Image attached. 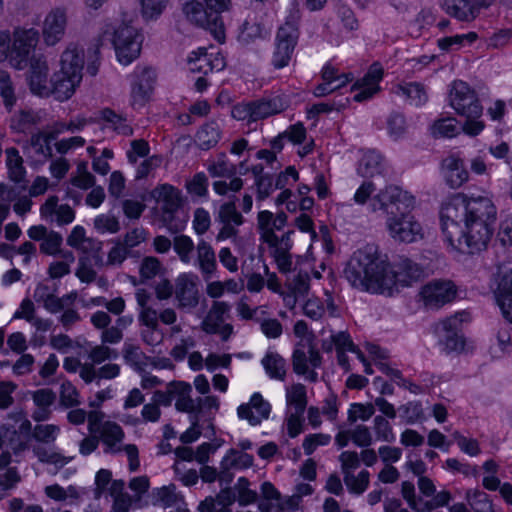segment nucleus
<instances>
[{"instance_id":"423d86ee","label":"nucleus","mask_w":512,"mask_h":512,"mask_svg":"<svg viewBox=\"0 0 512 512\" xmlns=\"http://www.w3.org/2000/svg\"><path fill=\"white\" fill-rule=\"evenodd\" d=\"M105 34L112 36L111 40L119 63L129 65L139 57L143 36L135 26L121 22L107 26Z\"/></svg>"},{"instance_id":"5fc2aeb1","label":"nucleus","mask_w":512,"mask_h":512,"mask_svg":"<svg viewBox=\"0 0 512 512\" xmlns=\"http://www.w3.org/2000/svg\"><path fill=\"white\" fill-rule=\"evenodd\" d=\"M62 260L54 261L50 264L48 273L51 278H61L70 272V267L75 261V257L70 251L61 252Z\"/></svg>"},{"instance_id":"473e14b6","label":"nucleus","mask_w":512,"mask_h":512,"mask_svg":"<svg viewBox=\"0 0 512 512\" xmlns=\"http://www.w3.org/2000/svg\"><path fill=\"white\" fill-rule=\"evenodd\" d=\"M170 392L177 411L184 413L196 412L197 404L191 397L192 387L189 383L184 381L170 382Z\"/></svg>"},{"instance_id":"20e7f679","label":"nucleus","mask_w":512,"mask_h":512,"mask_svg":"<svg viewBox=\"0 0 512 512\" xmlns=\"http://www.w3.org/2000/svg\"><path fill=\"white\" fill-rule=\"evenodd\" d=\"M40 33L34 27L18 26L12 32L0 31V63L7 61L16 70H24L35 54Z\"/></svg>"},{"instance_id":"79ce46f5","label":"nucleus","mask_w":512,"mask_h":512,"mask_svg":"<svg viewBox=\"0 0 512 512\" xmlns=\"http://www.w3.org/2000/svg\"><path fill=\"white\" fill-rule=\"evenodd\" d=\"M221 138V130L217 123L209 122L204 124L197 132L195 141L204 150L215 146Z\"/></svg>"},{"instance_id":"7c9ffc66","label":"nucleus","mask_w":512,"mask_h":512,"mask_svg":"<svg viewBox=\"0 0 512 512\" xmlns=\"http://www.w3.org/2000/svg\"><path fill=\"white\" fill-rule=\"evenodd\" d=\"M462 319L456 315L444 320L441 323V330L445 332L442 336V343L444 348L449 351H462L465 346V341L462 335L458 333Z\"/></svg>"},{"instance_id":"72a5a7b5","label":"nucleus","mask_w":512,"mask_h":512,"mask_svg":"<svg viewBox=\"0 0 512 512\" xmlns=\"http://www.w3.org/2000/svg\"><path fill=\"white\" fill-rule=\"evenodd\" d=\"M151 197L159 204L166 212L175 211L181 204L180 191L170 184H160L155 187L151 192Z\"/></svg>"},{"instance_id":"9d476101","label":"nucleus","mask_w":512,"mask_h":512,"mask_svg":"<svg viewBox=\"0 0 512 512\" xmlns=\"http://www.w3.org/2000/svg\"><path fill=\"white\" fill-rule=\"evenodd\" d=\"M258 509L260 512H297L300 509V497L284 496L271 482L266 481L260 487Z\"/></svg>"},{"instance_id":"052dcab7","label":"nucleus","mask_w":512,"mask_h":512,"mask_svg":"<svg viewBox=\"0 0 512 512\" xmlns=\"http://www.w3.org/2000/svg\"><path fill=\"white\" fill-rule=\"evenodd\" d=\"M94 228L101 234H115L120 230V224L114 215L100 214L94 219Z\"/></svg>"},{"instance_id":"a211bd4d","label":"nucleus","mask_w":512,"mask_h":512,"mask_svg":"<svg viewBox=\"0 0 512 512\" xmlns=\"http://www.w3.org/2000/svg\"><path fill=\"white\" fill-rule=\"evenodd\" d=\"M494 282L496 302L503 316L512 323V266H500Z\"/></svg>"},{"instance_id":"393cba45","label":"nucleus","mask_w":512,"mask_h":512,"mask_svg":"<svg viewBox=\"0 0 512 512\" xmlns=\"http://www.w3.org/2000/svg\"><path fill=\"white\" fill-rule=\"evenodd\" d=\"M84 65V49L77 44L70 43L60 55L57 71L82 80Z\"/></svg>"},{"instance_id":"49530a36","label":"nucleus","mask_w":512,"mask_h":512,"mask_svg":"<svg viewBox=\"0 0 512 512\" xmlns=\"http://www.w3.org/2000/svg\"><path fill=\"white\" fill-rule=\"evenodd\" d=\"M465 499L474 512H494L490 496L477 488L468 489L465 493Z\"/></svg>"},{"instance_id":"f704fd0d","label":"nucleus","mask_w":512,"mask_h":512,"mask_svg":"<svg viewBox=\"0 0 512 512\" xmlns=\"http://www.w3.org/2000/svg\"><path fill=\"white\" fill-rule=\"evenodd\" d=\"M67 244L84 254L99 253L102 249V243L98 240L86 236V231L82 226H75L67 237Z\"/></svg>"},{"instance_id":"864d4df0","label":"nucleus","mask_w":512,"mask_h":512,"mask_svg":"<svg viewBox=\"0 0 512 512\" xmlns=\"http://www.w3.org/2000/svg\"><path fill=\"white\" fill-rule=\"evenodd\" d=\"M173 247L181 262L184 264L191 263L192 253L195 246L193 240L189 236H176L173 241Z\"/></svg>"},{"instance_id":"412c9836","label":"nucleus","mask_w":512,"mask_h":512,"mask_svg":"<svg viewBox=\"0 0 512 512\" xmlns=\"http://www.w3.org/2000/svg\"><path fill=\"white\" fill-rule=\"evenodd\" d=\"M321 365V356L314 346L305 348L297 347L293 353V370L296 374L302 375L306 380L315 382L317 372L315 371Z\"/></svg>"},{"instance_id":"e433bc0d","label":"nucleus","mask_w":512,"mask_h":512,"mask_svg":"<svg viewBox=\"0 0 512 512\" xmlns=\"http://www.w3.org/2000/svg\"><path fill=\"white\" fill-rule=\"evenodd\" d=\"M197 264L205 276L212 275L217 267L216 256L212 246L205 240H199L196 246Z\"/></svg>"},{"instance_id":"13d9d810","label":"nucleus","mask_w":512,"mask_h":512,"mask_svg":"<svg viewBox=\"0 0 512 512\" xmlns=\"http://www.w3.org/2000/svg\"><path fill=\"white\" fill-rule=\"evenodd\" d=\"M217 220L220 223H233L236 226H241L244 223V218L237 211L234 202H225L220 206Z\"/></svg>"},{"instance_id":"aec40b11","label":"nucleus","mask_w":512,"mask_h":512,"mask_svg":"<svg viewBox=\"0 0 512 512\" xmlns=\"http://www.w3.org/2000/svg\"><path fill=\"white\" fill-rule=\"evenodd\" d=\"M229 310L228 303L215 301L202 321V330L208 334H218L222 340H227L233 333L232 325L224 323L225 315L228 314Z\"/></svg>"},{"instance_id":"2f4dec72","label":"nucleus","mask_w":512,"mask_h":512,"mask_svg":"<svg viewBox=\"0 0 512 512\" xmlns=\"http://www.w3.org/2000/svg\"><path fill=\"white\" fill-rule=\"evenodd\" d=\"M100 439L105 446L106 453H119L122 451V441L124 439V431L121 426L112 421L102 423L99 430Z\"/></svg>"},{"instance_id":"338daca9","label":"nucleus","mask_w":512,"mask_h":512,"mask_svg":"<svg viewBox=\"0 0 512 512\" xmlns=\"http://www.w3.org/2000/svg\"><path fill=\"white\" fill-rule=\"evenodd\" d=\"M212 177H232L236 173V168L223 155L217 161L210 163L207 167Z\"/></svg>"},{"instance_id":"bf43d9fd","label":"nucleus","mask_w":512,"mask_h":512,"mask_svg":"<svg viewBox=\"0 0 512 512\" xmlns=\"http://www.w3.org/2000/svg\"><path fill=\"white\" fill-rule=\"evenodd\" d=\"M236 499L241 506H246L256 502L258 495L255 490L250 488V483L246 478H239L235 484Z\"/></svg>"},{"instance_id":"2eb2a0df","label":"nucleus","mask_w":512,"mask_h":512,"mask_svg":"<svg viewBox=\"0 0 512 512\" xmlns=\"http://www.w3.org/2000/svg\"><path fill=\"white\" fill-rule=\"evenodd\" d=\"M415 197L397 185H387L372 198V210L389 212L390 208H413Z\"/></svg>"},{"instance_id":"c03bdc74","label":"nucleus","mask_w":512,"mask_h":512,"mask_svg":"<svg viewBox=\"0 0 512 512\" xmlns=\"http://www.w3.org/2000/svg\"><path fill=\"white\" fill-rule=\"evenodd\" d=\"M478 39L476 32L466 34H457L449 37H443L437 40L438 47L444 52L459 50L466 45L473 44Z\"/></svg>"},{"instance_id":"c756f323","label":"nucleus","mask_w":512,"mask_h":512,"mask_svg":"<svg viewBox=\"0 0 512 512\" xmlns=\"http://www.w3.org/2000/svg\"><path fill=\"white\" fill-rule=\"evenodd\" d=\"M282 138H285L294 146H298V155L305 157L314 149V139L307 135L306 128L300 122L290 125L282 132Z\"/></svg>"},{"instance_id":"4c0bfd02","label":"nucleus","mask_w":512,"mask_h":512,"mask_svg":"<svg viewBox=\"0 0 512 512\" xmlns=\"http://www.w3.org/2000/svg\"><path fill=\"white\" fill-rule=\"evenodd\" d=\"M285 398L287 411L304 412L307 403L306 387L301 383H294L286 387Z\"/></svg>"},{"instance_id":"b1692460","label":"nucleus","mask_w":512,"mask_h":512,"mask_svg":"<svg viewBox=\"0 0 512 512\" xmlns=\"http://www.w3.org/2000/svg\"><path fill=\"white\" fill-rule=\"evenodd\" d=\"M198 277L192 273H182L175 280L174 294L181 308H193L199 302Z\"/></svg>"},{"instance_id":"dca6fc26","label":"nucleus","mask_w":512,"mask_h":512,"mask_svg":"<svg viewBox=\"0 0 512 512\" xmlns=\"http://www.w3.org/2000/svg\"><path fill=\"white\" fill-rule=\"evenodd\" d=\"M187 65L191 72L207 75L223 70L226 60L223 54L213 47L210 50L198 48L188 55Z\"/></svg>"},{"instance_id":"680f3d73","label":"nucleus","mask_w":512,"mask_h":512,"mask_svg":"<svg viewBox=\"0 0 512 512\" xmlns=\"http://www.w3.org/2000/svg\"><path fill=\"white\" fill-rule=\"evenodd\" d=\"M370 474L367 470L360 471L357 475L354 473L344 476V481L347 487L356 494L363 493L369 485Z\"/></svg>"},{"instance_id":"603ef678","label":"nucleus","mask_w":512,"mask_h":512,"mask_svg":"<svg viewBox=\"0 0 512 512\" xmlns=\"http://www.w3.org/2000/svg\"><path fill=\"white\" fill-rule=\"evenodd\" d=\"M253 173L255 175L254 185L256 187L257 200L262 201L268 198L277 188L270 175L262 174L257 167L253 168Z\"/></svg>"},{"instance_id":"a18cd8bd","label":"nucleus","mask_w":512,"mask_h":512,"mask_svg":"<svg viewBox=\"0 0 512 512\" xmlns=\"http://www.w3.org/2000/svg\"><path fill=\"white\" fill-rule=\"evenodd\" d=\"M261 362L270 378L276 380L284 379L286 374V362L278 353L268 352Z\"/></svg>"},{"instance_id":"4468645a","label":"nucleus","mask_w":512,"mask_h":512,"mask_svg":"<svg viewBox=\"0 0 512 512\" xmlns=\"http://www.w3.org/2000/svg\"><path fill=\"white\" fill-rule=\"evenodd\" d=\"M298 36V29L294 23L287 22L279 28L272 56V64L275 68L281 69L289 64Z\"/></svg>"},{"instance_id":"8fccbe9b","label":"nucleus","mask_w":512,"mask_h":512,"mask_svg":"<svg viewBox=\"0 0 512 512\" xmlns=\"http://www.w3.org/2000/svg\"><path fill=\"white\" fill-rule=\"evenodd\" d=\"M430 131L434 137L451 138L459 134L460 128L455 118L448 117L435 121L432 124Z\"/></svg>"},{"instance_id":"e2e57ef3","label":"nucleus","mask_w":512,"mask_h":512,"mask_svg":"<svg viewBox=\"0 0 512 512\" xmlns=\"http://www.w3.org/2000/svg\"><path fill=\"white\" fill-rule=\"evenodd\" d=\"M373 430L376 439L383 442H394L395 434L388 420L382 416H376L373 421Z\"/></svg>"},{"instance_id":"f8f14e48","label":"nucleus","mask_w":512,"mask_h":512,"mask_svg":"<svg viewBox=\"0 0 512 512\" xmlns=\"http://www.w3.org/2000/svg\"><path fill=\"white\" fill-rule=\"evenodd\" d=\"M183 12L191 23L209 30L218 42L225 41V27L220 15L209 14L196 0L186 3Z\"/></svg>"},{"instance_id":"5701e85b","label":"nucleus","mask_w":512,"mask_h":512,"mask_svg":"<svg viewBox=\"0 0 512 512\" xmlns=\"http://www.w3.org/2000/svg\"><path fill=\"white\" fill-rule=\"evenodd\" d=\"M383 78L381 65L373 64L364 77L353 84L351 91L356 102H364L371 99L380 91V81Z\"/></svg>"},{"instance_id":"f03ea898","label":"nucleus","mask_w":512,"mask_h":512,"mask_svg":"<svg viewBox=\"0 0 512 512\" xmlns=\"http://www.w3.org/2000/svg\"><path fill=\"white\" fill-rule=\"evenodd\" d=\"M344 275L356 289L374 294H389L394 291L393 267L377 246L365 245L356 250L348 261Z\"/></svg>"},{"instance_id":"09e8293b","label":"nucleus","mask_w":512,"mask_h":512,"mask_svg":"<svg viewBox=\"0 0 512 512\" xmlns=\"http://www.w3.org/2000/svg\"><path fill=\"white\" fill-rule=\"evenodd\" d=\"M322 349L330 352L333 349L338 351H350L355 354L360 350L356 348L353 344L350 336L345 332H339L336 334H332L329 340H324L322 344Z\"/></svg>"},{"instance_id":"58836bf2","label":"nucleus","mask_w":512,"mask_h":512,"mask_svg":"<svg viewBox=\"0 0 512 512\" xmlns=\"http://www.w3.org/2000/svg\"><path fill=\"white\" fill-rule=\"evenodd\" d=\"M443 8L447 14L461 21H472L476 18V8L469 0H444Z\"/></svg>"},{"instance_id":"39448f33","label":"nucleus","mask_w":512,"mask_h":512,"mask_svg":"<svg viewBox=\"0 0 512 512\" xmlns=\"http://www.w3.org/2000/svg\"><path fill=\"white\" fill-rule=\"evenodd\" d=\"M448 102L450 107L460 116L466 118L462 130L466 135H479L485 125L480 119L483 108L476 92L464 81L457 80L451 84Z\"/></svg>"},{"instance_id":"774afa93","label":"nucleus","mask_w":512,"mask_h":512,"mask_svg":"<svg viewBox=\"0 0 512 512\" xmlns=\"http://www.w3.org/2000/svg\"><path fill=\"white\" fill-rule=\"evenodd\" d=\"M163 157L161 155H152L145 158L137 167L135 178L145 179L152 175L162 164Z\"/></svg>"},{"instance_id":"c9c22d12","label":"nucleus","mask_w":512,"mask_h":512,"mask_svg":"<svg viewBox=\"0 0 512 512\" xmlns=\"http://www.w3.org/2000/svg\"><path fill=\"white\" fill-rule=\"evenodd\" d=\"M394 93L416 107L422 106L428 100L425 87L417 82L399 84L394 89Z\"/></svg>"},{"instance_id":"0eeeda50","label":"nucleus","mask_w":512,"mask_h":512,"mask_svg":"<svg viewBox=\"0 0 512 512\" xmlns=\"http://www.w3.org/2000/svg\"><path fill=\"white\" fill-rule=\"evenodd\" d=\"M385 227L389 237L397 243H416L425 237L424 226L410 213L389 215L385 221Z\"/></svg>"},{"instance_id":"a878e982","label":"nucleus","mask_w":512,"mask_h":512,"mask_svg":"<svg viewBox=\"0 0 512 512\" xmlns=\"http://www.w3.org/2000/svg\"><path fill=\"white\" fill-rule=\"evenodd\" d=\"M482 469L484 471L482 486L488 491L498 490L505 503L512 505V485L509 482L501 483L497 476L500 469L499 464L493 459H488L483 463Z\"/></svg>"},{"instance_id":"ea45409f","label":"nucleus","mask_w":512,"mask_h":512,"mask_svg":"<svg viewBox=\"0 0 512 512\" xmlns=\"http://www.w3.org/2000/svg\"><path fill=\"white\" fill-rule=\"evenodd\" d=\"M393 274L395 275L394 290L399 286H408L412 281L418 279L421 275L419 266L410 260H403L393 267Z\"/></svg>"},{"instance_id":"6ab92c4d","label":"nucleus","mask_w":512,"mask_h":512,"mask_svg":"<svg viewBox=\"0 0 512 512\" xmlns=\"http://www.w3.org/2000/svg\"><path fill=\"white\" fill-rule=\"evenodd\" d=\"M67 11L62 7L52 8L44 17L41 34L47 46H55L64 37L67 27Z\"/></svg>"},{"instance_id":"f3484780","label":"nucleus","mask_w":512,"mask_h":512,"mask_svg":"<svg viewBox=\"0 0 512 512\" xmlns=\"http://www.w3.org/2000/svg\"><path fill=\"white\" fill-rule=\"evenodd\" d=\"M457 295L455 284L449 280H435L427 283L420 291L424 305L430 309H437L453 301Z\"/></svg>"},{"instance_id":"bb28decb","label":"nucleus","mask_w":512,"mask_h":512,"mask_svg":"<svg viewBox=\"0 0 512 512\" xmlns=\"http://www.w3.org/2000/svg\"><path fill=\"white\" fill-rule=\"evenodd\" d=\"M351 80V74L342 73L337 68L327 64L322 69V83L314 89V94L317 97L326 96L344 87Z\"/></svg>"},{"instance_id":"69168bd1","label":"nucleus","mask_w":512,"mask_h":512,"mask_svg":"<svg viewBox=\"0 0 512 512\" xmlns=\"http://www.w3.org/2000/svg\"><path fill=\"white\" fill-rule=\"evenodd\" d=\"M224 461L227 466L245 469L252 466L254 459L253 456L248 453L232 449L226 454Z\"/></svg>"},{"instance_id":"4d7b16f0","label":"nucleus","mask_w":512,"mask_h":512,"mask_svg":"<svg viewBox=\"0 0 512 512\" xmlns=\"http://www.w3.org/2000/svg\"><path fill=\"white\" fill-rule=\"evenodd\" d=\"M151 496L153 505H160L163 507L173 506L178 500L174 485L156 488L152 491Z\"/></svg>"},{"instance_id":"6e6d98bb","label":"nucleus","mask_w":512,"mask_h":512,"mask_svg":"<svg viewBox=\"0 0 512 512\" xmlns=\"http://www.w3.org/2000/svg\"><path fill=\"white\" fill-rule=\"evenodd\" d=\"M6 158L10 178L15 182L21 181L25 174L22 157L16 149L10 148L6 150Z\"/></svg>"},{"instance_id":"0e129e2a","label":"nucleus","mask_w":512,"mask_h":512,"mask_svg":"<svg viewBox=\"0 0 512 512\" xmlns=\"http://www.w3.org/2000/svg\"><path fill=\"white\" fill-rule=\"evenodd\" d=\"M331 442V435L326 433H314L307 435L302 443L306 455L313 454L319 447L327 446Z\"/></svg>"},{"instance_id":"a19ab883","label":"nucleus","mask_w":512,"mask_h":512,"mask_svg":"<svg viewBox=\"0 0 512 512\" xmlns=\"http://www.w3.org/2000/svg\"><path fill=\"white\" fill-rule=\"evenodd\" d=\"M125 483L122 480H114L109 488V494L113 498L114 512H129L134 499L124 492Z\"/></svg>"},{"instance_id":"de8ad7c7","label":"nucleus","mask_w":512,"mask_h":512,"mask_svg":"<svg viewBox=\"0 0 512 512\" xmlns=\"http://www.w3.org/2000/svg\"><path fill=\"white\" fill-rule=\"evenodd\" d=\"M140 14L144 21H156L169 5V0H139Z\"/></svg>"},{"instance_id":"6e6552de","label":"nucleus","mask_w":512,"mask_h":512,"mask_svg":"<svg viewBox=\"0 0 512 512\" xmlns=\"http://www.w3.org/2000/svg\"><path fill=\"white\" fill-rule=\"evenodd\" d=\"M289 105L286 96H276L269 100L240 103L232 108L231 115L238 121L256 122L284 111Z\"/></svg>"},{"instance_id":"4be33fe9","label":"nucleus","mask_w":512,"mask_h":512,"mask_svg":"<svg viewBox=\"0 0 512 512\" xmlns=\"http://www.w3.org/2000/svg\"><path fill=\"white\" fill-rule=\"evenodd\" d=\"M271 409V404L259 392H255L247 403H243L237 408V415L240 419L255 426L269 418Z\"/></svg>"},{"instance_id":"3c124183","label":"nucleus","mask_w":512,"mask_h":512,"mask_svg":"<svg viewBox=\"0 0 512 512\" xmlns=\"http://www.w3.org/2000/svg\"><path fill=\"white\" fill-rule=\"evenodd\" d=\"M55 394L49 389H40L33 393V401L38 407L34 419L44 420L47 417V408L54 402Z\"/></svg>"},{"instance_id":"f257e3e1","label":"nucleus","mask_w":512,"mask_h":512,"mask_svg":"<svg viewBox=\"0 0 512 512\" xmlns=\"http://www.w3.org/2000/svg\"><path fill=\"white\" fill-rule=\"evenodd\" d=\"M439 215L448 244L455 250L474 253L490 240L497 209L488 194L468 197L457 193L442 203Z\"/></svg>"},{"instance_id":"ddd939ff","label":"nucleus","mask_w":512,"mask_h":512,"mask_svg":"<svg viewBox=\"0 0 512 512\" xmlns=\"http://www.w3.org/2000/svg\"><path fill=\"white\" fill-rule=\"evenodd\" d=\"M157 75L149 67H137L131 83L130 103L134 108L144 107L152 98Z\"/></svg>"},{"instance_id":"cd10ccee","label":"nucleus","mask_w":512,"mask_h":512,"mask_svg":"<svg viewBox=\"0 0 512 512\" xmlns=\"http://www.w3.org/2000/svg\"><path fill=\"white\" fill-rule=\"evenodd\" d=\"M82 80L75 76L62 74L55 71L51 76V86L49 96H53L58 101L69 100L80 87Z\"/></svg>"},{"instance_id":"7ed1b4c3","label":"nucleus","mask_w":512,"mask_h":512,"mask_svg":"<svg viewBox=\"0 0 512 512\" xmlns=\"http://www.w3.org/2000/svg\"><path fill=\"white\" fill-rule=\"evenodd\" d=\"M260 239L267 244L269 254L273 257L277 268L282 273H288L292 269V255L290 250L293 246L291 235L293 231H282L287 223V216L284 213L274 215L268 210H263L257 216Z\"/></svg>"},{"instance_id":"1a4fd4ad","label":"nucleus","mask_w":512,"mask_h":512,"mask_svg":"<svg viewBox=\"0 0 512 512\" xmlns=\"http://www.w3.org/2000/svg\"><path fill=\"white\" fill-rule=\"evenodd\" d=\"M136 301L141 307L139 312V321L146 328L157 330L158 321L162 324L171 326V334H178L182 331L179 324H176L177 314L172 308H165L159 313L148 305L150 294L144 289H138L135 294Z\"/></svg>"},{"instance_id":"9b49d317","label":"nucleus","mask_w":512,"mask_h":512,"mask_svg":"<svg viewBox=\"0 0 512 512\" xmlns=\"http://www.w3.org/2000/svg\"><path fill=\"white\" fill-rule=\"evenodd\" d=\"M25 73L30 91L40 97H49L51 76L48 59L43 54H37L29 60Z\"/></svg>"},{"instance_id":"37998d69","label":"nucleus","mask_w":512,"mask_h":512,"mask_svg":"<svg viewBox=\"0 0 512 512\" xmlns=\"http://www.w3.org/2000/svg\"><path fill=\"white\" fill-rule=\"evenodd\" d=\"M381 170L382 158L375 151L364 153L357 166V173L365 178L374 177L380 174Z\"/></svg>"},{"instance_id":"c85d7f7f","label":"nucleus","mask_w":512,"mask_h":512,"mask_svg":"<svg viewBox=\"0 0 512 512\" xmlns=\"http://www.w3.org/2000/svg\"><path fill=\"white\" fill-rule=\"evenodd\" d=\"M441 173L451 188H459L469 180L463 161L455 156H449L442 161Z\"/></svg>"}]
</instances>
